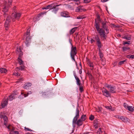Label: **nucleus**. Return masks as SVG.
<instances>
[{
    "label": "nucleus",
    "instance_id": "nucleus-64",
    "mask_svg": "<svg viewBox=\"0 0 134 134\" xmlns=\"http://www.w3.org/2000/svg\"><path fill=\"white\" fill-rule=\"evenodd\" d=\"M69 40H70V43L71 44V45H72V44L71 43V42H70V39Z\"/></svg>",
    "mask_w": 134,
    "mask_h": 134
},
{
    "label": "nucleus",
    "instance_id": "nucleus-39",
    "mask_svg": "<svg viewBox=\"0 0 134 134\" xmlns=\"http://www.w3.org/2000/svg\"><path fill=\"white\" fill-rule=\"evenodd\" d=\"M91 1V0H84V3H87L90 2Z\"/></svg>",
    "mask_w": 134,
    "mask_h": 134
},
{
    "label": "nucleus",
    "instance_id": "nucleus-7",
    "mask_svg": "<svg viewBox=\"0 0 134 134\" xmlns=\"http://www.w3.org/2000/svg\"><path fill=\"white\" fill-rule=\"evenodd\" d=\"M77 53L76 48V47H73L72 46L71 48V51L70 52V56L72 59L75 61L77 65V62L75 59V55H76Z\"/></svg>",
    "mask_w": 134,
    "mask_h": 134
},
{
    "label": "nucleus",
    "instance_id": "nucleus-33",
    "mask_svg": "<svg viewBox=\"0 0 134 134\" xmlns=\"http://www.w3.org/2000/svg\"><path fill=\"white\" fill-rule=\"evenodd\" d=\"M102 108L101 107H98V108L96 109V111L98 112H101Z\"/></svg>",
    "mask_w": 134,
    "mask_h": 134
},
{
    "label": "nucleus",
    "instance_id": "nucleus-26",
    "mask_svg": "<svg viewBox=\"0 0 134 134\" xmlns=\"http://www.w3.org/2000/svg\"><path fill=\"white\" fill-rule=\"evenodd\" d=\"M81 119L82 121H84L86 119V115H83L80 118Z\"/></svg>",
    "mask_w": 134,
    "mask_h": 134
},
{
    "label": "nucleus",
    "instance_id": "nucleus-8",
    "mask_svg": "<svg viewBox=\"0 0 134 134\" xmlns=\"http://www.w3.org/2000/svg\"><path fill=\"white\" fill-rule=\"evenodd\" d=\"M105 86L108 88V89L109 91L110 92L112 93H116V91L115 90L116 88L115 86L106 84Z\"/></svg>",
    "mask_w": 134,
    "mask_h": 134
},
{
    "label": "nucleus",
    "instance_id": "nucleus-58",
    "mask_svg": "<svg viewBox=\"0 0 134 134\" xmlns=\"http://www.w3.org/2000/svg\"><path fill=\"white\" fill-rule=\"evenodd\" d=\"M80 66L81 67V69H82V65H81V63H80Z\"/></svg>",
    "mask_w": 134,
    "mask_h": 134
},
{
    "label": "nucleus",
    "instance_id": "nucleus-21",
    "mask_svg": "<svg viewBox=\"0 0 134 134\" xmlns=\"http://www.w3.org/2000/svg\"><path fill=\"white\" fill-rule=\"evenodd\" d=\"M7 72L6 69L4 68L0 69V72L1 73H5Z\"/></svg>",
    "mask_w": 134,
    "mask_h": 134
},
{
    "label": "nucleus",
    "instance_id": "nucleus-52",
    "mask_svg": "<svg viewBox=\"0 0 134 134\" xmlns=\"http://www.w3.org/2000/svg\"><path fill=\"white\" fill-rule=\"evenodd\" d=\"M82 69L81 68V69H80L79 71V73L80 74H81L82 73Z\"/></svg>",
    "mask_w": 134,
    "mask_h": 134
},
{
    "label": "nucleus",
    "instance_id": "nucleus-42",
    "mask_svg": "<svg viewBox=\"0 0 134 134\" xmlns=\"http://www.w3.org/2000/svg\"><path fill=\"white\" fill-rule=\"evenodd\" d=\"M130 41H128L127 42H125L124 43V44H130Z\"/></svg>",
    "mask_w": 134,
    "mask_h": 134
},
{
    "label": "nucleus",
    "instance_id": "nucleus-10",
    "mask_svg": "<svg viewBox=\"0 0 134 134\" xmlns=\"http://www.w3.org/2000/svg\"><path fill=\"white\" fill-rule=\"evenodd\" d=\"M102 92L103 95L107 97H110L111 96L110 92L104 87L102 90Z\"/></svg>",
    "mask_w": 134,
    "mask_h": 134
},
{
    "label": "nucleus",
    "instance_id": "nucleus-6",
    "mask_svg": "<svg viewBox=\"0 0 134 134\" xmlns=\"http://www.w3.org/2000/svg\"><path fill=\"white\" fill-rule=\"evenodd\" d=\"M16 54L18 55V61L19 64L20 65L23 64V62L21 59L23 55V53L20 47L17 48L16 49Z\"/></svg>",
    "mask_w": 134,
    "mask_h": 134
},
{
    "label": "nucleus",
    "instance_id": "nucleus-18",
    "mask_svg": "<svg viewBox=\"0 0 134 134\" xmlns=\"http://www.w3.org/2000/svg\"><path fill=\"white\" fill-rule=\"evenodd\" d=\"M77 27H76L71 29L69 33L70 35L73 34L76 30Z\"/></svg>",
    "mask_w": 134,
    "mask_h": 134
},
{
    "label": "nucleus",
    "instance_id": "nucleus-34",
    "mask_svg": "<svg viewBox=\"0 0 134 134\" xmlns=\"http://www.w3.org/2000/svg\"><path fill=\"white\" fill-rule=\"evenodd\" d=\"M94 116L92 115H90L89 119L91 121L93 120L94 119Z\"/></svg>",
    "mask_w": 134,
    "mask_h": 134
},
{
    "label": "nucleus",
    "instance_id": "nucleus-22",
    "mask_svg": "<svg viewBox=\"0 0 134 134\" xmlns=\"http://www.w3.org/2000/svg\"><path fill=\"white\" fill-rule=\"evenodd\" d=\"M26 37L25 43L26 44H28L29 43L31 39L30 36H27Z\"/></svg>",
    "mask_w": 134,
    "mask_h": 134
},
{
    "label": "nucleus",
    "instance_id": "nucleus-48",
    "mask_svg": "<svg viewBox=\"0 0 134 134\" xmlns=\"http://www.w3.org/2000/svg\"><path fill=\"white\" fill-rule=\"evenodd\" d=\"M3 0H0V5H2L3 3Z\"/></svg>",
    "mask_w": 134,
    "mask_h": 134
},
{
    "label": "nucleus",
    "instance_id": "nucleus-62",
    "mask_svg": "<svg viewBox=\"0 0 134 134\" xmlns=\"http://www.w3.org/2000/svg\"><path fill=\"white\" fill-rule=\"evenodd\" d=\"M24 97H26L27 96V95H26V94H24Z\"/></svg>",
    "mask_w": 134,
    "mask_h": 134
},
{
    "label": "nucleus",
    "instance_id": "nucleus-25",
    "mask_svg": "<svg viewBox=\"0 0 134 134\" xmlns=\"http://www.w3.org/2000/svg\"><path fill=\"white\" fill-rule=\"evenodd\" d=\"M42 9H52L51 7L50 4L49 5H48L45 7H43L42 8Z\"/></svg>",
    "mask_w": 134,
    "mask_h": 134
},
{
    "label": "nucleus",
    "instance_id": "nucleus-41",
    "mask_svg": "<svg viewBox=\"0 0 134 134\" xmlns=\"http://www.w3.org/2000/svg\"><path fill=\"white\" fill-rule=\"evenodd\" d=\"M11 132H13V134H14V133L15 134H18L19 133L18 131H12Z\"/></svg>",
    "mask_w": 134,
    "mask_h": 134
},
{
    "label": "nucleus",
    "instance_id": "nucleus-45",
    "mask_svg": "<svg viewBox=\"0 0 134 134\" xmlns=\"http://www.w3.org/2000/svg\"><path fill=\"white\" fill-rule=\"evenodd\" d=\"M97 19L98 21H100V17L99 15H98L97 17Z\"/></svg>",
    "mask_w": 134,
    "mask_h": 134
},
{
    "label": "nucleus",
    "instance_id": "nucleus-30",
    "mask_svg": "<svg viewBox=\"0 0 134 134\" xmlns=\"http://www.w3.org/2000/svg\"><path fill=\"white\" fill-rule=\"evenodd\" d=\"M122 49L123 51H126L129 50L130 49V48L129 47H123Z\"/></svg>",
    "mask_w": 134,
    "mask_h": 134
},
{
    "label": "nucleus",
    "instance_id": "nucleus-51",
    "mask_svg": "<svg viewBox=\"0 0 134 134\" xmlns=\"http://www.w3.org/2000/svg\"><path fill=\"white\" fill-rule=\"evenodd\" d=\"M108 0H101V1L103 2H104L108 1Z\"/></svg>",
    "mask_w": 134,
    "mask_h": 134
},
{
    "label": "nucleus",
    "instance_id": "nucleus-15",
    "mask_svg": "<svg viewBox=\"0 0 134 134\" xmlns=\"http://www.w3.org/2000/svg\"><path fill=\"white\" fill-rule=\"evenodd\" d=\"M74 76L76 80V83L78 86H80L81 85V81L77 77L76 75L75 74H74Z\"/></svg>",
    "mask_w": 134,
    "mask_h": 134
},
{
    "label": "nucleus",
    "instance_id": "nucleus-54",
    "mask_svg": "<svg viewBox=\"0 0 134 134\" xmlns=\"http://www.w3.org/2000/svg\"><path fill=\"white\" fill-rule=\"evenodd\" d=\"M113 26L114 27H119L118 26H116V25H113Z\"/></svg>",
    "mask_w": 134,
    "mask_h": 134
},
{
    "label": "nucleus",
    "instance_id": "nucleus-13",
    "mask_svg": "<svg viewBox=\"0 0 134 134\" xmlns=\"http://www.w3.org/2000/svg\"><path fill=\"white\" fill-rule=\"evenodd\" d=\"M87 63L88 66L91 68L90 69L91 70H92L94 68V65L92 62H91L89 59H87Z\"/></svg>",
    "mask_w": 134,
    "mask_h": 134
},
{
    "label": "nucleus",
    "instance_id": "nucleus-29",
    "mask_svg": "<svg viewBox=\"0 0 134 134\" xmlns=\"http://www.w3.org/2000/svg\"><path fill=\"white\" fill-rule=\"evenodd\" d=\"M96 36H98V35H96L93 38V39L92 38L91 39V40H90V42H91V43H92L93 42H95V41L96 42V40L95 39V37H96Z\"/></svg>",
    "mask_w": 134,
    "mask_h": 134
},
{
    "label": "nucleus",
    "instance_id": "nucleus-32",
    "mask_svg": "<svg viewBox=\"0 0 134 134\" xmlns=\"http://www.w3.org/2000/svg\"><path fill=\"white\" fill-rule=\"evenodd\" d=\"M18 93L16 90H15L14 91L13 93H12V94H13L14 96L16 97V96L18 94Z\"/></svg>",
    "mask_w": 134,
    "mask_h": 134
},
{
    "label": "nucleus",
    "instance_id": "nucleus-53",
    "mask_svg": "<svg viewBox=\"0 0 134 134\" xmlns=\"http://www.w3.org/2000/svg\"><path fill=\"white\" fill-rule=\"evenodd\" d=\"M89 133V132H84L83 134H88V133Z\"/></svg>",
    "mask_w": 134,
    "mask_h": 134
},
{
    "label": "nucleus",
    "instance_id": "nucleus-14",
    "mask_svg": "<svg viewBox=\"0 0 134 134\" xmlns=\"http://www.w3.org/2000/svg\"><path fill=\"white\" fill-rule=\"evenodd\" d=\"M32 85L31 83L28 82L24 84L23 87L24 89H28L31 87Z\"/></svg>",
    "mask_w": 134,
    "mask_h": 134
},
{
    "label": "nucleus",
    "instance_id": "nucleus-37",
    "mask_svg": "<svg viewBox=\"0 0 134 134\" xmlns=\"http://www.w3.org/2000/svg\"><path fill=\"white\" fill-rule=\"evenodd\" d=\"M102 132L101 131V128H99L98 129V131L97 132V133H99V134H101Z\"/></svg>",
    "mask_w": 134,
    "mask_h": 134
},
{
    "label": "nucleus",
    "instance_id": "nucleus-11",
    "mask_svg": "<svg viewBox=\"0 0 134 134\" xmlns=\"http://www.w3.org/2000/svg\"><path fill=\"white\" fill-rule=\"evenodd\" d=\"M118 118L121 120L123 122L127 123L129 122L130 120L128 118L126 117H124L122 116H120L118 117Z\"/></svg>",
    "mask_w": 134,
    "mask_h": 134
},
{
    "label": "nucleus",
    "instance_id": "nucleus-28",
    "mask_svg": "<svg viewBox=\"0 0 134 134\" xmlns=\"http://www.w3.org/2000/svg\"><path fill=\"white\" fill-rule=\"evenodd\" d=\"M53 12L55 13H56L57 11L59 9V8L57 7H55V8H53Z\"/></svg>",
    "mask_w": 134,
    "mask_h": 134
},
{
    "label": "nucleus",
    "instance_id": "nucleus-24",
    "mask_svg": "<svg viewBox=\"0 0 134 134\" xmlns=\"http://www.w3.org/2000/svg\"><path fill=\"white\" fill-rule=\"evenodd\" d=\"M15 98V96H14L13 94H12L9 96V100L10 101L12 100L13 99H14Z\"/></svg>",
    "mask_w": 134,
    "mask_h": 134
},
{
    "label": "nucleus",
    "instance_id": "nucleus-19",
    "mask_svg": "<svg viewBox=\"0 0 134 134\" xmlns=\"http://www.w3.org/2000/svg\"><path fill=\"white\" fill-rule=\"evenodd\" d=\"M4 120V125L5 126L7 125V121H8V119L7 116L6 115H4L3 118Z\"/></svg>",
    "mask_w": 134,
    "mask_h": 134
},
{
    "label": "nucleus",
    "instance_id": "nucleus-16",
    "mask_svg": "<svg viewBox=\"0 0 134 134\" xmlns=\"http://www.w3.org/2000/svg\"><path fill=\"white\" fill-rule=\"evenodd\" d=\"M60 15L61 16L65 17H69V13L67 12H61L60 13Z\"/></svg>",
    "mask_w": 134,
    "mask_h": 134
},
{
    "label": "nucleus",
    "instance_id": "nucleus-9",
    "mask_svg": "<svg viewBox=\"0 0 134 134\" xmlns=\"http://www.w3.org/2000/svg\"><path fill=\"white\" fill-rule=\"evenodd\" d=\"M6 17V21L5 23V30H7L8 28L9 27L10 23V21L11 17L10 16L7 15L5 16Z\"/></svg>",
    "mask_w": 134,
    "mask_h": 134
},
{
    "label": "nucleus",
    "instance_id": "nucleus-35",
    "mask_svg": "<svg viewBox=\"0 0 134 134\" xmlns=\"http://www.w3.org/2000/svg\"><path fill=\"white\" fill-rule=\"evenodd\" d=\"M19 69V70H23L24 69V66H20L19 67V68H16V69Z\"/></svg>",
    "mask_w": 134,
    "mask_h": 134
},
{
    "label": "nucleus",
    "instance_id": "nucleus-20",
    "mask_svg": "<svg viewBox=\"0 0 134 134\" xmlns=\"http://www.w3.org/2000/svg\"><path fill=\"white\" fill-rule=\"evenodd\" d=\"M128 110L130 111H134V107L132 106H128L127 107Z\"/></svg>",
    "mask_w": 134,
    "mask_h": 134
},
{
    "label": "nucleus",
    "instance_id": "nucleus-3",
    "mask_svg": "<svg viewBox=\"0 0 134 134\" xmlns=\"http://www.w3.org/2000/svg\"><path fill=\"white\" fill-rule=\"evenodd\" d=\"M95 39L96 41V44L99 48V56L100 60H102V58L103 57V54L100 50V48L102 47V45L99 36H96L95 37Z\"/></svg>",
    "mask_w": 134,
    "mask_h": 134
},
{
    "label": "nucleus",
    "instance_id": "nucleus-4",
    "mask_svg": "<svg viewBox=\"0 0 134 134\" xmlns=\"http://www.w3.org/2000/svg\"><path fill=\"white\" fill-rule=\"evenodd\" d=\"M12 2H9L8 0V3H7L6 1L4 2V5L3 9L2 10L3 12H4L3 15L4 17H5L8 15V14L6 13L7 12L9 9V8L12 5Z\"/></svg>",
    "mask_w": 134,
    "mask_h": 134
},
{
    "label": "nucleus",
    "instance_id": "nucleus-44",
    "mask_svg": "<svg viewBox=\"0 0 134 134\" xmlns=\"http://www.w3.org/2000/svg\"><path fill=\"white\" fill-rule=\"evenodd\" d=\"M44 14V13H41L39 14H38V17H39V16L42 15H43V14Z\"/></svg>",
    "mask_w": 134,
    "mask_h": 134
},
{
    "label": "nucleus",
    "instance_id": "nucleus-56",
    "mask_svg": "<svg viewBox=\"0 0 134 134\" xmlns=\"http://www.w3.org/2000/svg\"><path fill=\"white\" fill-rule=\"evenodd\" d=\"M20 81H22L23 80V78H21L20 79Z\"/></svg>",
    "mask_w": 134,
    "mask_h": 134
},
{
    "label": "nucleus",
    "instance_id": "nucleus-63",
    "mask_svg": "<svg viewBox=\"0 0 134 134\" xmlns=\"http://www.w3.org/2000/svg\"><path fill=\"white\" fill-rule=\"evenodd\" d=\"M7 128L8 129H9V126H8L7 127Z\"/></svg>",
    "mask_w": 134,
    "mask_h": 134
},
{
    "label": "nucleus",
    "instance_id": "nucleus-31",
    "mask_svg": "<svg viewBox=\"0 0 134 134\" xmlns=\"http://www.w3.org/2000/svg\"><path fill=\"white\" fill-rule=\"evenodd\" d=\"M79 86V90L80 92H82L84 91L83 86H81V85Z\"/></svg>",
    "mask_w": 134,
    "mask_h": 134
},
{
    "label": "nucleus",
    "instance_id": "nucleus-5",
    "mask_svg": "<svg viewBox=\"0 0 134 134\" xmlns=\"http://www.w3.org/2000/svg\"><path fill=\"white\" fill-rule=\"evenodd\" d=\"M16 7L14 6L13 9V13L12 14V19L13 21H14L15 19H18L20 18L21 14L20 13H17L16 9Z\"/></svg>",
    "mask_w": 134,
    "mask_h": 134
},
{
    "label": "nucleus",
    "instance_id": "nucleus-23",
    "mask_svg": "<svg viewBox=\"0 0 134 134\" xmlns=\"http://www.w3.org/2000/svg\"><path fill=\"white\" fill-rule=\"evenodd\" d=\"M127 60L126 59L125 60L120 61L118 63V64L119 65H121L125 64V63H127Z\"/></svg>",
    "mask_w": 134,
    "mask_h": 134
},
{
    "label": "nucleus",
    "instance_id": "nucleus-40",
    "mask_svg": "<svg viewBox=\"0 0 134 134\" xmlns=\"http://www.w3.org/2000/svg\"><path fill=\"white\" fill-rule=\"evenodd\" d=\"M104 29L105 30H106V34H108L109 33V30L108 28V27L106 28L105 29Z\"/></svg>",
    "mask_w": 134,
    "mask_h": 134
},
{
    "label": "nucleus",
    "instance_id": "nucleus-59",
    "mask_svg": "<svg viewBox=\"0 0 134 134\" xmlns=\"http://www.w3.org/2000/svg\"><path fill=\"white\" fill-rule=\"evenodd\" d=\"M81 18V17H77V19H80Z\"/></svg>",
    "mask_w": 134,
    "mask_h": 134
},
{
    "label": "nucleus",
    "instance_id": "nucleus-50",
    "mask_svg": "<svg viewBox=\"0 0 134 134\" xmlns=\"http://www.w3.org/2000/svg\"><path fill=\"white\" fill-rule=\"evenodd\" d=\"M131 56V58L133 59H134V55H132Z\"/></svg>",
    "mask_w": 134,
    "mask_h": 134
},
{
    "label": "nucleus",
    "instance_id": "nucleus-43",
    "mask_svg": "<svg viewBox=\"0 0 134 134\" xmlns=\"http://www.w3.org/2000/svg\"><path fill=\"white\" fill-rule=\"evenodd\" d=\"M110 106H105V107L107 109H111L110 108Z\"/></svg>",
    "mask_w": 134,
    "mask_h": 134
},
{
    "label": "nucleus",
    "instance_id": "nucleus-46",
    "mask_svg": "<svg viewBox=\"0 0 134 134\" xmlns=\"http://www.w3.org/2000/svg\"><path fill=\"white\" fill-rule=\"evenodd\" d=\"M131 55H128L126 56V57L129 58H131Z\"/></svg>",
    "mask_w": 134,
    "mask_h": 134
},
{
    "label": "nucleus",
    "instance_id": "nucleus-57",
    "mask_svg": "<svg viewBox=\"0 0 134 134\" xmlns=\"http://www.w3.org/2000/svg\"><path fill=\"white\" fill-rule=\"evenodd\" d=\"M117 36L118 37H120L121 36V35L120 34H118V35Z\"/></svg>",
    "mask_w": 134,
    "mask_h": 134
},
{
    "label": "nucleus",
    "instance_id": "nucleus-61",
    "mask_svg": "<svg viewBox=\"0 0 134 134\" xmlns=\"http://www.w3.org/2000/svg\"><path fill=\"white\" fill-rule=\"evenodd\" d=\"M8 2H12V0H8Z\"/></svg>",
    "mask_w": 134,
    "mask_h": 134
},
{
    "label": "nucleus",
    "instance_id": "nucleus-27",
    "mask_svg": "<svg viewBox=\"0 0 134 134\" xmlns=\"http://www.w3.org/2000/svg\"><path fill=\"white\" fill-rule=\"evenodd\" d=\"M30 28H29L27 30V32L26 34V37L27 36H30Z\"/></svg>",
    "mask_w": 134,
    "mask_h": 134
},
{
    "label": "nucleus",
    "instance_id": "nucleus-55",
    "mask_svg": "<svg viewBox=\"0 0 134 134\" xmlns=\"http://www.w3.org/2000/svg\"><path fill=\"white\" fill-rule=\"evenodd\" d=\"M31 93H32V92H31V91H29V92H28V93H27V94H31Z\"/></svg>",
    "mask_w": 134,
    "mask_h": 134
},
{
    "label": "nucleus",
    "instance_id": "nucleus-60",
    "mask_svg": "<svg viewBox=\"0 0 134 134\" xmlns=\"http://www.w3.org/2000/svg\"><path fill=\"white\" fill-rule=\"evenodd\" d=\"M13 132H10L9 133V134H13Z\"/></svg>",
    "mask_w": 134,
    "mask_h": 134
},
{
    "label": "nucleus",
    "instance_id": "nucleus-1",
    "mask_svg": "<svg viewBox=\"0 0 134 134\" xmlns=\"http://www.w3.org/2000/svg\"><path fill=\"white\" fill-rule=\"evenodd\" d=\"M107 23L108 22L106 21V19H104V21L102 22V28H100L99 23L97 22L96 19L95 20V21L94 26L99 34L101 37L103 38V40H105L106 39V36L105 31L103 28L104 29L107 27Z\"/></svg>",
    "mask_w": 134,
    "mask_h": 134
},
{
    "label": "nucleus",
    "instance_id": "nucleus-2",
    "mask_svg": "<svg viewBox=\"0 0 134 134\" xmlns=\"http://www.w3.org/2000/svg\"><path fill=\"white\" fill-rule=\"evenodd\" d=\"M79 112L80 111L78 108H77L76 109V115L72 121V124L74 127L75 126V124H77L78 127H79L82 125L83 121L81 119H80L77 121V119L79 117Z\"/></svg>",
    "mask_w": 134,
    "mask_h": 134
},
{
    "label": "nucleus",
    "instance_id": "nucleus-12",
    "mask_svg": "<svg viewBox=\"0 0 134 134\" xmlns=\"http://www.w3.org/2000/svg\"><path fill=\"white\" fill-rule=\"evenodd\" d=\"M8 99H3L1 102V105L2 108H4L8 104Z\"/></svg>",
    "mask_w": 134,
    "mask_h": 134
},
{
    "label": "nucleus",
    "instance_id": "nucleus-49",
    "mask_svg": "<svg viewBox=\"0 0 134 134\" xmlns=\"http://www.w3.org/2000/svg\"><path fill=\"white\" fill-rule=\"evenodd\" d=\"M127 105V104H126L125 103H124V107L125 108H127V106L126 105Z\"/></svg>",
    "mask_w": 134,
    "mask_h": 134
},
{
    "label": "nucleus",
    "instance_id": "nucleus-17",
    "mask_svg": "<svg viewBox=\"0 0 134 134\" xmlns=\"http://www.w3.org/2000/svg\"><path fill=\"white\" fill-rule=\"evenodd\" d=\"M50 5L52 9L56 7L60 6L61 4L58 5L57 3L54 2L50 4Z\"/></svg>",
    "mask_w": 134,
    "mask_h": 134
},
{
    "label": "nucleus",
    "instance_id": "nucleus-38",
    "mask_svg": "<svg viewBox=\"0 0 134 134\" xmlns=\"http://www.w3.org/2000/svg\"><path fill=\"white\" fill-rule=\"evenodd\" d=\"M124 38L128 40H130L131 39V37L127 36H124Z\"/></svg>",
    "mask_w": 134,
    "mask_h": 134
},
{
    "label": "nucleus",
    "instance_id": "nucleus-47",
    "mask_svg": "<svg viewBox=\"0 0 134 134\" xmlns=\"http://www.w3.org/2000/svg\"><path fill=\"white\" fill-rule=\"evenodd\" d=\"M4 115H2L1 114V113L0 114V118H3V117Z\"/></svg>",
    "mask_w": 134,
    "mask_h": 134
},
{
    "label": "nucleus",
    "instance_id": "nucleus-36",
    "mask_svg": "<svg viewBox=\"0 0 134 134\" xmlns=\"http://www.w3.org/2000/svg\"><path fill=\"white\" fill-rule=\"evenodd\" d=\"M25 130L26 131H32V130H31L30 129L28 128H26V127H25L24 128Z\"/></svg>",
    "mask_w": 134,
    "mask_h": 134
}]
</instances>
